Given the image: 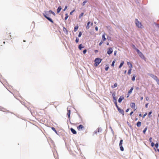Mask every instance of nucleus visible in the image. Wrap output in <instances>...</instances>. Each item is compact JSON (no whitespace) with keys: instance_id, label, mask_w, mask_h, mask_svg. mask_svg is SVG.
<instances>
[{"instance_id":"obj_47","label":"nucleus","mask_w":159,"mask_h":159,"mask_svg":"<svg viewBox=\"0 0 159 159\" xmlns=\"http://www.w3.org/2000/svg\"><path fill=\"white\" fill-rule=\"evenodd\" d=\"M152 137H150V138H149V142H150V143H151L152 142Z\"/></svg>"},{"instance_id":"obj_14","label":"nucleus","mask_w":159,"mask_h":159,"mask_svg":"<svg viewBox=\"0 0 159 159\" xmlns=\"http://www.w3.org/2000/svg\"><path fill=\"white\" fill-rule=\"evenodd\" d=\"M127 64L129 65V68H132L133 67V65L132 64L129 62H127Z\"/></svg>"},{"instance_id":"obj_4","label":"nucleus","mask_w":159,"mask_h":159,"mask_svg":"<svg viewBox=\"0 0 159 159\" xmlns=\"http://www.w3.org/2000/svg\"><path fill=\"white\" fill-rule=\"evenodd\" d=\"M148 75L156 81L158 79L157 77L156 76L154 75L153 74H148Z\"/></svg>"},{"instance_id":"obj_58","label":"nucleus","mask_w":159,"mask_h":159,"mask_svg":"<svg viewBox=\"0 0 159 159\" xmlns=\"http://www.w3.org/2000/svg\"><path fill=\"white\" fill-rule=\"evenodd\" d=\"M147 114V113H145L143 116V118H144L145 116H146Z\"/></svg>"},{"instance_id":"obj_8","label":"nucleus","mask_w":159,"mask_h":159,"mask_svg":"<svg viewBox=\"0 0 159 159\" xmlns=\"http://www.w3.org/2000/svg\"><path fill=\"white\" fill-rule=\"evenodd\" d=\"M77 128L78 130H80V129H82L84 128V127L82 125H80L77 127Z\"/></svg>"},{"instance_id":"obj_15","label":"nucleus","mask_w":159,"mask_h":159,"mask_svg":"<svg viewBox=\"0 0 159 159\" xmlns=\"http://www.w3.org/2000/svg\"><path fill=\"white\" fill-rule=\"evenodd\" d=\"M70 110H67V115L68 116V118L70 119Z\"/></svg>"},{"instance_id":"obj_17","label":"nucleus","mask_w":159,"mask_h":159,"mask_svg":"<svg viewBox=\"0 0 159 159\" xmlns=\"http://www.w3.org/2000/svg\"><path fill=\"white\" fill-rule=\"evenodd\" d=\"M63 31L65 33V34H68V31L66 29L65 27H63Z\"/></svg>"},{"instance_id":"obj_13","label":"nucleus","mask_w":159,"mask_h":159,"mask_svg":"<svg viewBox=\"0 0 159 159\" xmlns=\"http://www.w3.org/2000/svg\"><path fill=\"white\" fill-rule=\"evenodd\" d=\"M62 9V8L61 6H59L58 8L57 9V13H59L60 12V11Z\"/></svg>"},{"instance_id":"obj_1","label":"nucleus","mask_w":159,"mask_h":159,"mask_svg":"<svg viewBox=\"0 0 159 159\" xmlns=\"http://www.w3.org/2000/svg\"><path fill=\"white\" fill-rule=\"evenodd\" d=\"M102 61V59L99 58H96L95 59L94 62H95L94 65L95 66H97Z\"/></svg>"},{"instance_id":"obj_60","label":"nucleus","mask_w":159,"mask_h":159,"mask_svg":"<svg viewBox=\"0 0 159 159\" xmlns=\"http://www.w3.org/2000/svg\"><path fill=\"white\" fill-rule=\"evenodd\" d=\"M129 108H128L126 110H125V111L126 112H128V111H129Z\"/></svg>"},{"instance_id":"obj_24","label":"nucleus","mask_w":159,"mask_h":159,"mask_svg":"<svg viewBox=\"0 0 159 159\" xmlns=\"http://www.w3.org/2000/svg\"><path fill=\"white\" fill-rule=\"evenodd\" d=\"M84 47L82 46V44H80L78 46V48L80 50H81L82 48H83Z\"/></svg>"},{"instance_id":"obj_5","label":"nucleus","mask_w":159,"mask_h":159,"mask_svg":"<svg viewBox=\"0 0 159 159\" xmlns=\"http://www.w3.org/2000/svg\"><path fill=\"white\" fill-rule=\"evenodd\" d=\"M113 51V50L112 48H111L110 47L108 49L107 53L108 55H110L112 53Z\"/></svg>"},{"instance_id":"obj_57","label":"nucleus","mask_w":159,"mask_h":159,"mask_svg":"<svg viewBox=\"0 0 159 159\" xmlns=\"http://www.w3.org/2000/svg\"><path fill=\"white\" fill-rule=\"evenodd\" d=\"M95 30L96 31H98V27L97 26H96L95 27Z\"/></svg>"},{"instance_id":"obj_35","label":"nucleus","mask_w":159,"mask_h":159,"mask_svg":"<svg viewBox=\"0 0 159 159\" xmlns=\"http://www.w3.org/2000/svg\"><path fill=\"white\" fill-rule=\"evenodd\" d=\"M155 147L157 148H158V146H159L158 143V142L156 143L155 144Z\"/></svg>"},{"instance_id":"obj_29","label":"nucleus","mask_w":159,"mask_h":159,"mask_svg":"<svg viewBox=\"0 0 159 159\" xmlns=\"http://www.w3.org/2000/svg\"><path fill=\"white\" fill-rule=\"evenodd\" d=\"M132 70V68H130L129 70H128V74L129 75L131 73V71Z\"/></svg>"},{"instance_id":"obj_36","label":"nucleus","mask_w":159,"mask_h":159,"mask_svg":"<svg viewBox=\"0 0 159 159\" xmlns=\"http://www.w3.org/2000/svg\"><path fill=\"white\" fill-rule=\"evenodd\" d=\"M65 16H66L65 18V20H66L68 18V17L69 16L68 15V14H67V13H66L65 14Z\"/></svg>"},{"instance_id":"obj_27","label":"nucleus","mask_w":159,"mask_h":159,"mask_svg":"<svg viewBox=\"0 0 159 159\" xmlns=\"http://www.w3.org/2000/svg\"><path fill=\"white\" fill-rule=\"evenodd\" d=\"M147 128H148V127L147 126L143 129V133L144 134H145V133H146V131H147Z\"/></svg>"},{"instance_id":"obj_33","label":"nucleus","mask_w":159,"mask_h":159,"mask_svg":"<svg viewBox=\"0 0 159 159\" xmlns=\"http://www.w3.org/2000/svg\"><path fill=\"white\" fill-rule=\"evenodd\" d=\"M88 2V1L87 0H85L82 3V6H84L85 5V3L86 2Z\"/></svg>"},{"instance_id":"obj_40","label":"nucleus","mask_w":159,"mask_h":159,"mask_svg":"<svg viewBox=\"0 0 159 159\" xmlns=\"http://www.w3.org/2000/svg\"><path fill=\"white\" fill-rule=\"evenodd\" d=\"M114 102V104L115 105V106L117 107V108H119V107L117 105V102L116 101Z\"/></svg>"},{"instance_id":"obj_46","label":"nucleus","mask_w":159,"mask_h":159,"mask_svg":"<svg viewBox=\"0 0 159 159\" xmlns=\"http://www.w3.org/2000/svg\"><path fill=\"white\" fill-rule=\"evenodd\" d=\"M75 11V9H74V10H72V11H71L70 12V15H72V14L73 13V12H74Z\"/></svg>"},{"instance_id":"obj_51","label":"nucleus","mask_w":159,"mask_h":159,"mask_svg":"<svg viewBox=\"0 0 159 159\" xmlns=\"http://www.w3.org/2000/svg\"><path fill=\"white\" fill-rule=\"evenodd\" d=\"M148 104H148V103H147L145 105V107L146 108H148Z\"/></svg>"},{"instance_id":"obj_30","label":"nucleus","mask_w":159,"mask_h":159,"mask_svg":"<svg viewBox=\"0 0 159 159\" xmlns=\"http://www.w3.org/2000/svg\"><path fill=\"white\" fill-rule=\"evenodd\" d=\"M120 146V150L122 151H123L124 150V149L122 146V145H120V146Z\"/></svg>"},{"instance_id":"obj_34","label":"nucleus","mask_w":159,"mask_h":159,"mask_svg":"<svg viewBox=\"0 0 159 159\" xmlns=\"http://www.w3.org/2000/svg\"><path fill=\"white\" fill-rule=\"evenodd\" d=\"M123 141V140L122 139H121L120 140L119 146L122 145Z\"/></svg>"},{"instance_id":"obj_32","label":"nucleus","mask_w":159,"mask_h":159,"mask_svg":"<svg viewBox=\"0 0 159 159\" xmlns=\"http://www.w3.org/2000/svg\"><path fill=\"white\" fill-rule=\"evenodd\" d=\"M116 62V60L114 59L112 61L111 64V66L113 67L114 66V64Z\"/></svg>"},{"instance_id":"obj_37","label":"nucleus","mask_w":159,"mask_h":159,"mask_svg":"<svg viewBox=\"0 0 159 159\" xmlns=\"http://www.w3.org/2000/svg\"><path fill=\"white\" fill-rule=\"evenodd\" d=\"M84 13L83 12H82L79 15V18H81L83 16V15H84Z\"/></svg>"},{"instance_id":"obj_26","label":"nucleus","mask_w":159,"mask_h":159,"mask_svg":"<svg viewBox=\"0 0 159 159\" xmlns=\"http://www.w3.org/2000/svg\"><path fill=\"white\" fill-rule=\"evenodd\" d=\"M51 129H52V130L54 131V132H55V133H56L58 135V133H57V131H56V129H55V128H54V127H51Z\"/></svg>"},{"instance_id":"obj_43","label":"nucleus","mask_w":159,"mask_h":159,"mask_svg":"<svg viewBox=\"0 0 159 159\" xmlns=\"http://www.w3.org/2000/svg\"><path fill=\"white\" fill-rule=\"evenodd\" d=\"M82 35V33L81 32H80L78 35V37H80Z\"/></svg>"},{"instance_id":"obj_16","label":"nucleus","mask_w":159,"mask_h":159,"mask_svg":"<svg viewBox=\"0 0 159 159\" xmlns=\"http://www.w3.org/2000/svg\"><path fill=\"white\" fill-rule=\"evenodd\" d=\"M46 19L48 20H49V21L51 22V23H53V21L52 20L51 18H50L49 17H46Z\"/></svg>"},{"instance_id":"obj_49","label":"nucleus","mask_w":159,"mask_h":159,"mask_svg":"<svg viewBox=\"0 0 159 159\" xmlns=\"http://www.w3.org/2000/svg\"><path fill=\"white\" fill-rule=\"evenodd\" d=\"M151 143V145L152 147H153L155 145V144L153 142Z\"/></svg>"},{"instance_id":"obj_54","label":"nucleus","mask_w":159,"mask_h":159,"mask_svg":"<svg viewBox=\"0 0 159 159\" xmlns=\"http://www.w3.org/2000/svg\"><path fill=\"white\" fill-rule=\"evenodd\" d=\"M133 48L135 50L136 48H137L135 46V45H133Z\"/></svg>"},{"instance_id":"obj_48","label":"nucleus","mask_w":159,"mask_h":159,"mask_svg":"<svg viewBox=\"0 0 159 159\" xmlns=\"http://www.w3.org/2000/svg\"><path fill=\"white\" fill-rule=\"evenodd\" d=\"M112 96L113 98L116 97V94L115 93H112Z\"/></svg>"},{"instance_id":"obj_3","label":"nucleus","mask_w":159,"mask_h":159,"mask_svg":"<svg viewBox=\"0 0 159 159\" xmlns=\"http://www.w3.org/2000/svg\"><path fill=\"white\" fill-rule=\"evenodd\" d=\"M43 16L46 18V17H49L50 16L49 11H45L43 13Z\"/></svg>"},{"instance_id":"obj_9","label":"nucleus","mask_w":159,"mask_h":159,"mask_svg":"<svg viewBox=\"0 0 159 159\" xmlns=\"http://www.w3.org/2000/svg\"><path fill=\"white\" fill-rule=\"evenodd\" d=\"M70 130L71 132L74 134H76L77 132L76 131L72 128L70 129Z\"/></svg>"},{"instance_id":"obj_20","label":"nucleus","mask_w":159,"mask_h":159,"mask_svg":"<svg viewBox=\"0 0 159 159\" xmlns=\"http://www.w3.org/2000/svg\"><path fill=\"white\" fill-rule=\"evenodd\" d=\"M117 86V83H115L114 85L111 86V87L112 89H114Z\"/></svg>"},{"instance_id":"obj_39","label":"nucleus","mask_w":159,"mask_h":159,"mask_svg":"<svg viewBox=\"0 0 159 159\" xmlns=\"http://www.w3.org/2000/svg\"><path fill=\"white\" fill-rule=\"evenodd\" d=\"M135 50H136V51L138 54L141 52L139 50L138 48H136L135 49Z\"/></svg>"},{"instance_id":"obj_41","label":"nucleus","mask_w":159,"mask_h":159,"mask_svg":"<svg viewBox=\"0 0 159 159\" xmlns=\"http://www.w3.org/2000/svg\"><path fill=\"white\" fill-rule=\"evenodd\" d=\"M109 68V67L107 66V65H106V66L105 68V70L106 71H107Z\"/></svg>"},{"instance_id":"obj_45","label":"nucleus","mask_w":159,"mask_h":159,"mask_svg":"<svg viewBox=\"0 0 159 159\" xmlns=\"http://www.w3.org/2000/svg\"><path fill=\"white\" fill-rule=\"evenodd\" d=\"M87 50L86 49L84 50L83 52V53L84 54H85L87 52Z\"/></svg>"},{"instance_id":"obj_6","label":"nucleus","mask_w":159,"mask_h":159,"mask_svg":"<svg viewBox=\"0 0 159 159\" xmlns=\"http://www.w3.org/2000/svg\"><path fill=\"white\" fill-rule=\"evenodd\" d=\"M117 110H118V111H119V112L120 113H121L123 115H124V110H123L121 109L119 107V108H117Z\"/></svg>"},{"instance_id":"obj_62","label":"nucleus","mask_w":159,"mask_h":159,"mask_svg":"<svg viewBox=\"0 0 159 159\" xmlns=\"http://www.w3.org/2000/svg\"><path fill=\"white\" fill-rule=\"evenodd\" d=\"M94 52L95 53H97V52H98V50H94Z\"/></svg>"},{"instance_id":"obj_21","label":"nucleus","mask_w":159,"mask_h":159,"mask_svg":"<svg viewBox=\"0 0 159 159\" xmlns=\"http://www.w3.org/2000/svg\"><path fill=\"white\" fill-rule=\"evenodd\" d=\"M90 21H88V22L87 25L86 26V29H89V24H90Z\"/></svg>"},{"instance_id":"obj_12","label":"nucleus","mask_w":159,"mask_h":159,"mask_svg":"<svg viewBox=\"0 0 159 159\" xmlns=\"http://www.w3.org/2000/svg\"><path fill=\"white\" fill-rule=\"evenodd\" d=\"M105 35L106 34L105 33H104L102 34V39L103 41H105L107 39L106 38H105Z\"/></svg>"},{"instance_id":"obj_53","label":"nucleus","mask_w":159,"mask_h":159,"mask_svg":"<svg viewBox=\"0 0 159 159\" xmlns=\"http://www.w3.org/2000/svg\"><path fill=\"white\" fill-rule=\"evenodd\" d=\"M4 109V108L2 107H0V110L1 111H3V110Z\"/></svg>"},{"instance_id":"obj_7","label":"nucleus","mask_w":159,"mask_h":159,"mask_svg":"<svg viewBox=\"0 0 159 159\" xmlns=\"http://www.w3.org/2000/svg\"><path fill=\"white\" fill-rule=\"evenodd\" d=\"M139 56L142 59H145V57H144L143 54L142 53V52H140V53L138 54Z\"/></svg>"},{"instance_id":"obj_10","label":"nucleus","mask_w":159,"mask_h":159,"mask_svg":"<svg viewBox=\"0 0 159 159\" xmlns=\"http://www.w3.org/2000/svg\"><path fill=\"white\" fill-rule=\"evenodd\" d=\"M124 98L123 96H121L119 98L118 102L119 103L121 102L122 100L124 99Z\"/></svg>"},{"instance_id":"obj_56","label":"nucleus","mask_w":159,"mask_h":159,"mask_svg":"<svg viewBox=\"0 0 159 159\" xmlns=\"http://www.w3.org/2000/svg\"><path fill=\"white\" fill-rule=\"evenodd\" d=\"M157 82V84L159 85V80L158 79L156 81Z\"/></svg>"},{"instance_id":"obj_25","label":"nucleus","mask_w":159,"mask_h":159,"mask_svg":"<svg viewBox=\"0 0 159 159\" xmlns=\"http://www.w3.org/2000/svg\"><path fill=\"white\" fill-rule=\"evenodd\" d=\"M79 27L78 25L74 27V32H76L77 31V30H78V29Z\"/></svg>"},{"instance_id":"obj_28","label":"nucleus","mask_w":159,"mask_h":159,"mask_svg":"<svg viewBox=\"0 0 159 159\" xmlns=\"http://www.w3.org/2000/svg\"><path fill=\"white\" fill-rule=\"evenodd\" d=\"M49 11V14L51 13H52V14L54 16L55 15V13L53 11H52L51 10H49V11Z\"/></svg>"},{"instance_id":"obj_38","label":"nucleus","mask_w":159,"mask_h":159,"mask_svg":"<svg viewBox=\"0 0 159 159\" xmlns=\"http://www.w3.org/2000/svg\"><path fill=\"white\" fill-rule=\"evenodd\" d=\"M152 111H150L148 113V116L149 117H150L152 116V115H151V114L152 113Z\"/></svg>"},{"instance_id":"obj_44","label":"nucleus","mask_w":159,"mask_h":159,"mask_svg":"<svg viewBox=\"0 0 159 159\" xmlns=\"http://www.w3.org/2000/svg\"><path fill=\"white\" fill-rule=\"evenodd\" d=\"M79 38H77V37H76V39H75V42L76 43H78V42H79Z\"/></svg>"},{"instance_id":"obj_22","label":"nucleus","mask_w":159,"mask_h":159,"mask_svg":"<svg viewBox=\"0 0 159 159\" xmlns=\"http://www.w3.org/2000/svg\"><path fill=\"white\" fill-rule=\"evenodd\" d=\"M141 122L140 121H138L137 124H136V125L137 127H139L141 126Z\"/></svg>"},{"instance_id":"obj_31","label":"nucleus","mask_w":159,"mask_h":159,"mask_svg":"<svg viewBox=\"0 0 159 159\" xmlns=\"http://www.w3.org/2000/svg\"><path fill=\"white\" fill-rule=\"evenodd\" d=\"M135 77H136V75H133V76H132V79H131L133 81H134L135 80Z\"/></svg>"},{"instance_id":"obj_64","label":"nucleus","mask_w":159,"mask_h":159,"mask_svg":"<svg viewBox=\"0 0 159 159\" xmlns=\"http://www.w3.org/2000/svg\"><path fill=\"white\" fill-rule=\"evenodd\" d=\"M156 25L158 27V28H159V24H156Z\"/></svg>"},{"instance_id":"obj_55","label":"nucleus","mask_w":159,"mask_h":159,"mask_svg":"<svg viewBox=\"0 0 159 159\" xmlns=\"http://www.w3.org/2000/svg\"><path fill=\"white\" fill-rule=\"evenodd\" d=\"M67 6H65L64 9L63 10L64 11H65L66 10V9H67Z\"/></svg>"},{"instance_id":"obj_59","label":"nucleus","mask_w":159,"mask_h":159,"mask_svg":"<svg viewBox=\"0 0 159 159\" xmlns=\"http://www.w3.org/2000/svg\"><path fill=\"white\" fill-rule=\"evenodd\" d=\"M116 52H117V51L116 50L114 51V55L115 56H116Z\"/></svg>"},{"instance_id":"obj_61","label":"nucleus","mask_w":159,"mask_h":159,"mask_svg":"<svg viewBox=\"0 0 159 159\" xmlns=\"http://www.w3.org/2000/svg\"><path fill=\"white\" fill-rule=\"evenodd\" d=\"M133 113H134V111H131V112L130 113V116L132 115L133 114Z\"/></svg>"},{"instance_id":"obj_50","label":"nucleus","mask_w":159,"mask_h":159,"mask_svg":"<svg viewBox=\"0 0 159 159\" xmlns=\"http://www.w3.org/2000/svg\"><path fill=\"white\" fill-rule=\"evenodd\" d=\"M103 43V41H101L99 43V46H100L102 44V43Z\"/></svg>"},{"instance_id":"obj_18","label":"nucleus","mask_w":159,"mask_h":159,"mask_svg":"<svg viewBox=\"0 0 159 159\" xmlns=\"http://www.w3.org/2000/svg\"><path fill=\"white\" fill-rule=\"evenodd\" d=\"M98 133H101L102 131V129L101 127H98L97 129Z\"/></svg>"},{"instance_id":"obj_19","label":"nucleus","mask_w":159,"mask_h":159,"mask_svg":"<svg viewBox=\"0 0 159 159\" xmlns=\"http://www.w3.org/2000/svg\"><path fill=\"white\" fill-rule=\"evenodd\" d=\"M124 61H122L121 62L119 66V68H120L122 67V66H123V64H124Z\"/></svg>"},{"instance_id":"obj_11","label":"nucleus","mask_w":159,"mask_h":159,"mask_svg":"<svg viewBox=\"0 0 159 159\" xmlns=\"http://www.w3.org/2000/svg\"><path fill=\"white\" fill-rule=\"evenodd\" d=\"M134 88H133V87H132L131 88V89H130L129 91L128 92V95L127 96V98H128L129 94H130L132 92V91L133 89Z\"/></svg>"},{"instance_id":"obj_2","label":"nucleus","mask_w":159,"mask_h":159,"mask_svg":"<svg viewBox=\"0 0 159 159\" xmlns=\"http://www.w3.org/2000/svg\"><path fill=\"white\" fill-rule=\"evenodd\" d=\"M135 23L136 25L139 28H142V24L137 19H136L135 20Z\"/></svg>"},{"instance_id":"obj_52","label":"nucleus","mask_w":159,"mask_h":159,"mask_svg":"<svg viewBox=\"0 0 159 159\" xmlns=\"http://www.w3.org/2000/svg\"><path fill=\"white\" fill-rule=\"evenodd\" d=\"M113 98L114 100V102H116V97H113Z\"/></svg>"},{"instance_id":"obj_63","label":"nucleus","mask_w":159,"mask_h":159,"mask_svg":"<svg viewBox=\"0 0 159 159\" xmlns=\"http://www.w3.org/2000/svg\"><path fill=\"white\" fill-rule=\"evenodd\" d=\"M146 100L148 101V100L149 98L148 97H147L146 98Z\"/></svg>"},{"instance_id":"obj_42","label":"nucleus","mask_w":159,"mask_h":159,"mask_svg":"<svg viewBox=\"0 0 159 159\" xmlns=\"http://www.w3.org/2000/svg\"><path fill=\"white\" fill-rule=\"evenodd\" d=\"M98 132V131H97V129H96V130H95L94 131V132L93 133V135L94 136V134H96L97 135Z\"/></svg>"},{"instance_id":"obj_23","label":"nucleus","mask_w":159,"mask_h":159,"mask_svg":"<svg viewBox=\"0 0 159 159\" xmlns=\"http://www.w3.org/2000/svg\"><path fill=\"white\" fill-rule=\"evenodd\" d=\"M135 103L134 102H132L130 104V106L132 108H134L135 107Z\"/></svg>"}]
</instances>
